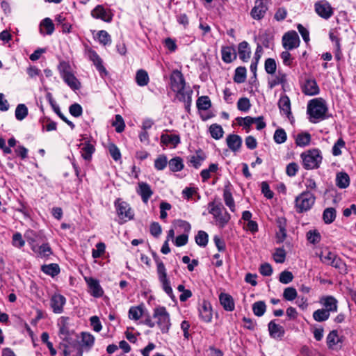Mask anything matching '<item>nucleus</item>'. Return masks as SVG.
<instances>
[{"label":"nucleus","mask_w":356,"mask_h":356,"mask_svg":"<svg viewBox=\"0 0 356 356\" xmlns=\"http://www.w3.org/2000/svg\"><path fill=\"white\" fill-rule=\"evenodd\" d=\"M236 58L234 49L225 47L222 49V58L225 63H231Z\"/></svg>","instance_id":"35"},{"label":"nucleus","mask_w":356,"mask_h":356,"mask_svg":"<svg viewBox=\"0 0 356 356\" xmlns=\"http://www.w3.org/2000/svg\"><path fill=\"white\" fill-rule=\"evenodd\" d=\"M307 240L313 244H316L321 241V234L316 231H309L307 234Z\"/></svg>","instance_id":"59"},{"label":"nucleus","mask_w":356,"mask_h":356,"mask_svg":"<svg viewBox=\"0 0 356 356\" xmlns=\"http://www.w3.org/2000/svg\"><path fill=\"white\" fill-rule=\"evenodd\" d=\"M40 31L42 34L51 35L54 31V25L50 18L44 19L40 24Z\"/></svg>","instance_id":"30"},{"label":"nucleus","mask_w":356,"mask_h":356,"mask_svg":"<svg viewBox=\"0 0 356 356\" xmlns=\"http://www.w3.org/2000/svg\"><path fill=\"white\" fill-rule=\"evenodd\" d=\"M88 286V291L95 298H100L104 294V290L97 280L91 277H84Z\"/></svg>","instance_id":"14"},{"label":"nucleus","mask_w":356,"mask_h":356,"mask_svg":"<svg viewBox=\"0 0 356 356\" xmlns=\"http://www.w3.org/2000/svg\"><path fill=\"white\" fill-rule=\"evenodd\" d=\"M223 198L225 204L230 209L232 212H234L235 211V204L232 197V195L229 189L225 188L224 190Z\"/></svg>","instance_id":"42"},{"label":"nucleus","mask_w":356,"mask_h":356,"mask_svg":"<svg viewBox=\"0 0 356 356\" xmlns=\"http://www.w3.org/2000/svg\"><path fill=\"white\" fill-rule=\"evenodd\" d=\"M70 318L65 316H61L58 320V326L59 327V337L63 340L71 344L72 340V333L69 330Z\"/></svg>","instance_id":"10"},{"label":"nucleus","mask_w":356,"mask_h":356,"mask_svg":"<svg viewBox=\"0 0 356 356\" xmlns=\"http://www.w3.org/2000/svg\"><path fill=\"white\" fill-rule=\"evenodd\" d=\"M168 164L167 157L162 154L159 155L154 161V167L158 170H163Z\"/></svg>","instance_id":"53"},{"label":"nucleus","mask_w":356,"mask_h":356,"mask_svg":"<svg viewBox=\"0 0 356 356\" xmlns=\"http://www.w3.org/2000/svg\"><path fill=\"white\" fill-rule=\"evenodd\" d=\"M274 140L277 144H282L286 140V134L283 129H278L274 134Z\"/></svg>","instance_id":"55"},{"label":"nucleus","mask_w":356,"mask_h":356,"mask_svg":"<svg viewBox=\"0 0 356 356\" xmlns=\"http://www.w3.org/2000/svg\"><path fill=\"white\" fill-rule=\"evenodd\" d=\"M336 218V210L332 208H327L324 210L323 213V219L326 224L332 223Z\"/></svg>","instance_id":"38"},{"label":"nucleus","mask_w":356,"mask_h":356,"mask_svg":"<svg viewBox=\"0 0 356 356\" xmlns=\"http://www.w3.org/2000/svg\"><path fill=\"white\" fill-rule=\"evenodd\" d=\"M161 141L165 145H172L176 146L180 143L179 136L177 135H168L162 134L161 136Z\"/></svg>","instance_id":"36"},{"label":"nucleus","mask_w":356,"mask_h":356,"mask_svg":"<svg viewBox=\"0 0 356 356\" xmlns=\"http://www.w3.org/2000/svg\"><path fill=\"white\" fill-rule=\"evenodd\" d=\"M311 141V135L308 133H302L297 135L296 143L298 146L305 147L309 144Z\"/></svg>","instance_id":"37"},{"label":"nucleus","mask_w":356,"mask_h":356,"mask_svg":"<svg viewBox=\"0 0 356 356\" xmlns=\"http://www.w3.org/2000/svg\"><path fill=\"white\" fill-rule=\"evenodd\" d=\"M91 15L96 19H100L106 22H110L113 18L111 10L105 9L103 6H97L92 11Z\"/></svg>","instance_id":"17"},{"label":"nucleus","mask_w":356,"mask_h":356,"mask_svg":"<svg viewBox=\"0 0 356 356\" xmlns=\"http://www.w3.org/2000/svg\"><path fill=\"white\" fill-rule=\"evenodd\" d=\"M137 193L141 196L143 201L145 203L147 202L153 193L149 185L145 182L138 183Z\"/></svg>","instance_id":"26"},{"label":"nucleus","mask_w":356,"mask_h":356,"mask_svg":"<svg viewBox=\"0 0 356 356\" xmlns=\"http://www.w3.org/2000/svg\"><path fill=\"white\" fill-rule=\"evenodd\" d=\"M143 315V309L141 307H131L129 310V317L130 319L137 321Z\"/></svg>","instance_id":"52"},{"label":"nucleus","mask_w":356,"mask_h":356,"mask_svg":"<svg viewBox=\"0 0 356 356\" xmlns=\"http://www.w3.org/2000/svg\"><path fill=\"white\" fill-rule=\"evenodd\" d=\"M278 106L282 115H285L289 119L291 116V102L288 96L282 95L278 102Z\"/></svg>","instance_id":"23"},{"label":"nucleus","mask_w":356,"mask_h":356,"mask_svg":"<svg viewBox=\"0 0 356 356\" xmlns=\"http://www.w3.org/2000/svg\"><path fill=\"white\" fill-rule=\"evenodd\" d=\"M32 250L37 254L38 257L41 258L48 257L52 254L51 249L47 243L42 244L40 246H33Z\"/></svg>","instance_id":"29"},{"label":"nucleus","mask_w":356,"mask_h":356,"mask_svg":"<svg viewBox=\"0 0 356 356\" xmlns=\"http://www.w3.org/2000/svg\"><path fill=\"white\" fill-rule=\"evenodd\" d=\"M320 303L325 307V310H327L329 314L337 312L338 301L334 296H323L320 299Z\"/></svg>","instance_id":"20"},{"label":"nucleus","mask_w":356,"mask_h":356,"mask_svg":"<svg viewBox=\"0 0 356 356\" xmlns=\"http://www.w3.org/2000/svg\"><path fill=\"white\" fill-rule=\"evenodd\" d=\"M350 184V178L346 172H339L336 177V185L340 188H346Z\"/></svg>","instance_id":"32"},{"label":"nucleus","mask_w":356,"mask_h":356,"mask_svg":"<svg viewBox=\"0 0 356 356\" xmlns=\"http://www.w3.org/2000/svg\"><path fill=\"white\" fill-rule=\"evenodd\" d=\"M169 168L170 170L173 172H178L183 169L184 164L182 159L179 157H175L172 159L168 162Z\"/></svg>","instance_id":"41"},{"label":"nucleus","mask_w":356,"mask_h":356,"mask_svg":"<svg viewBox=\"0 0 356 356\" xmlns=\"http://www.w3.org/2000/svg\"><path fill=\"white\" fill-rule=\"evenodd\" d=\"M47 97H49V102H50V104L52 105L55 112L58 115V116L65 122H66L70 127L71 129H74V124H73L72 122L68 120L62 113L60 111V109L58 108V106H55L54 104V101L51 98V95L50 93H49L47 95Z\"/></svg>","instance_id":"51"},{"label":"nucleus","mask_w":356,"mask_h":356,"mask_svg":"<svg viewBox=\"0 0 356 356\" xmlns=\"http://www.w3.org/2000/svg\"><path fill=\"white\" fill-rule=\"evenodd\" d=\"M327 106L325 101L322 98H316L310 100L307 104V114L309 120L312 123H318L326 118Z\"/></svg>","instance_id":"3"},{"label":"nucleus","mask_w":356,"mask_h":356,"mask_svg":"<svg viewBox=\"0 0 356 356\" xmlns=\"http://www.w3.org/2000/svg\"><path fill=\"white\" fill-rule=\"evenodd\" d=\"M302 163L306 169H314L319 166L322 161L321 152L318 149H313L301 154Z\"/></svg>","instance_id":"6"},{"label":"nucleus","mask_w":356,"mask_h":356,"mask_svg":"<svg viewBox=\"0 0 356 356\" xmlns=\"http://www.w3.org/2000/svg\"><path fill=\"white\" fill-rule=\"evenodd\" d=\"M114 204L118 216L121 220V223L133 219L134 213L130 205L127 202L122 201L120 199H118L115 202Z\"/></svg>","instance_id":"8"},{"label":"nucleus","mask_w":356,"mask_h":356,"mask_svg":"<svg viewBox=\"0 0 356 356\" xmlns=\"http://www.w3.org/2000/svg\"><path fill=\"white\" fill-rule=\"evenodd\" d=\"M199 315L205 323H209L212 320V309L209 302L204 301L200 307Z\"/></svg>","instance_id":"22"},{"label":"nucleus","mask_w":356,"mask_h":356,"mask_svg":"<svg viewBox=\"0 0 356 356\" xmlns=\"http://www.w3.org/2000/svg\"><path fill=\"white\" fill-rule=\"evenodd\" d=\"M95 151V147L91 144H85L81 149L82 157L85 160H90Z\"/></svg>","instance_id":"47"},{"label":"nucleus","mask_w":356,"mask_h":356,"mask_svg":"<svg viewBox=\"0 0 356 356\" xmlns=\"http://www.w3.org/2000/svg\"><path fill=\"white\" fill-rule=\"evenodd\" d=\"M268 84L270 88H273L278 85H282V88H284L287 84V74L279 70L277 74L268 79Z\"/></svg>","instance_id":"19"},{"label":"nucleus","mask_w":356,"mask_h":356,"mask_svg":"<svg viewBox=\"0 0 356 356\" xmlns=\"http://www.w3.org/2000/svg\"><path fill=\"white\" fill-rule=\"evenodd\" d=\"M108 148L111 156L115 161H118L119 159H120L121 154L119 149L115 145L112 143L109 144Z\"/></svg>","instance_id":"61"},{"label":"nucleus","mask_w":356,"mask_h":356,"mask_svg":"<svg viewBox=\"0 0 356 356\" xmlns=\"http://www.w3.org/2000/svg\"><path fill=\"white\" fill-rule=\"evenodd\" d=\"M61 76L64 81L72 89L77 90L80 88V83L76 76L71 72L70 65L62 62L58 67Z\"/></svg>","instance_id":"7"},{"label":"nucleus","mask_w":356,"mask_h":356,"mask_svg":"<svg viewBox=\"0 0 356 356\" xmlns=\"http://www.w3.org/2000/svg\"><path fill=\"white\" fill-rule=\"evenodd\" d=\"M113 125L115 127V130L117 132L120 133L124 129V122L123 118L120 115H115V120L113 123Z\"/></svg>","instance_id":"63"},{"label":"nucleus","mask_w":356,"mask_h":356,"mask_svg":"<svg viewBox=\"0 0 356 356\" xmlns=\"http://www.w3.org/2000/svg\"><path fill=\"white\" fill-rule=\"evenodd\" d=\"M219 300L221 305L227 311H233L234 309V302L231 296L227 293H220Z\"/></svg>","instance_id":"28"},{"label":"nucleus","mask_w":356,"mask_h":356,"mask_svg":"<svg viewBox=\"0 0 356 356\" xmlns=\"http://www.w3.org/2000/svg\"><path fill=\"white\" fill-rule=\"evenodd\" d=\"M297 291L293 287H287L284 289L283 293V297L285 300L292 301L297 297Z\"/></svg>","instance_id":"54"},{"label":"nucleus","mask_w":356,"mask_h":356,"mask_svg":"<svg viewBox=\"0 0 356 356\" xmlns=\"http://www.w3.org/2000/svg\"><path fill=\"white\" fill-rule=\"evenodd\" d=\"M211 101L207 96H202L197 100V106L200 110H207L211 107Z\"/></svg>","instance_id":"49"},{"label":"nucleus","mask_w":356,"mask_h":356,"mask_svg":"<svg viewBox=\"0 0 356 356\" xmlns=\"http://www.w3.org/2000/svg\"><path fill=\"white\" fill-rule=\"evenodd\" d=\"M266 306L264 302L258 301L253 304L252 310L254 314L257 316H261L266 312Z\"/></svg>","instance_id":"46"},{"label":"nucleus","mask_w":356,"mask_h":356,"mask_svg":"<svg viewBox=\"0 0 356 356\" xmlns=\"http://www.w3.org/2000/svg\"><path fill=\"white\" fill-rule=\"evenodd\" d=\"M157 273L159 280L162 284L164 291L170 297L173 298L172 289L170 286V283L167 278L166 269L163 262H157Z\"/></svg>","instance_id":"9"},{"label":"nucleus","mask_w":356,"mask_h":356,"mask_svg":"<svg viewBox=\"0 0 356 356\" xmlns=\"http://www.w3.org/2000/svg\"><path fill=\"white\" fill-rule=\"evenodd\" d=\"M97 38L100 44L104 46L111 44V38L108 33L104 30L99 31L97 33Z\"/></svg>","instance_id":"40"},{"label":"nucleus","mask_w":356,"mask_h":356,"mask_svg":"<svg viewBox=\"0 0 356 356\" xmlns=\"http://www.w3.org/2000/svg\"><path fill=\"white\" fill-rule=\"evenodd\" d=\"M195 242L196 243L202 247H205L209 241V236L204 231H199L195 236Z\"/></svg>","instance_id":"43"},{"label":"nucleus","mask_w":356,"mask_h":356,"mask_svg":"<svg viewBox=\"0 0 356 356\" xmlns=\"http://www.w3.org/2000/svg\"><path fill=\"white\" fill-rule=\"evenodd\" d=\"M24 237L33 250V246H36L35 242L37 240V234L32 230H28L25 232Z\"/></svg>","instance_id":"57"},{"label":"nucleus","mask_w":356,"mask_h":356,"mask_svg":"<svg viewBox=\"0 0 356 356\" xmlns=\"http://www.w3.org/2000/svg\"><path fill=\"white\" fill-rule=\"evenodd\" d=\"M267 10L268 7L264 0H256L250 11V15L254 19L260 20L264 17Z\"/></svg>","instance_id":"15"},{"label":"nucleus","mask_w":356,"mask_h":356,"mask_svg":"<svg viewBox=\"0 0 356 356\" xmlns=\"http://www.w3.org/2000/svg\"><path fill=\"white\" fill-rule=\"evenodd\" d=\"M316 197L310 191H306L298 195L295 199V209L301 213L309 211L315 203Z\"/></svg>","instance_id":"4"},{"label":"nucleus","mask_w":356,"mask_h":356,"mask_svg":"<svg viewBox=\"0 0 356 356\" xmlns=\"http://www.w3.org/2000/svg\"><path fill=\"white\" fill-rule=\"evenodd\" d=\"M144 323L151 328L156 326L163 334L168 333L171 327L170 316L165 307L158 306L153 309L152 316H148Z\"/></svg>","instance_id":"1"},{"label":"nucleus","mask_w":356,"mask_h":356,"mask_svg":"<svg viewBox=\"0 0 356 356\" xmlns=\"http://www.w3.org/2000/svg\"><path fill=\"white\" fill-rule=\"evenodd\" d=\"M12 245L17 248H22L25 245V240L19 232H15L12 237Z\"/></svg>","instance_id":"50"},{"label":"nucleus","mask_w":356,"mask_h":356,"mask_svg":"<svg viewBox=\"0 0 356 356\" xmlns=\"http://www.w3.org/2000/svg\"><path fill=\"white\" fill-rule=\"evenodd\" d=\"M238 56L243 62H247L250 58L251 50L249 44L243 41L238 47Z\"/></svg>","instance_id":"27"},{"label":"nucleus","mask_w":356,"mask_h":356,"mask_svg":"<svg viewBox=\"0 0 356 356\" xmlns=\"http://www.w3.org/2000/svg\"><path fill=\"white\" fill-rule=\"evenodd\" d=\"M41 270L44 273L51 277H54L60 273V268L56 264L43 265L41 267Z\"/></svg>","instance_id":"34"},{"label":"nucleus","mask_w":356,"mask_h":356,"mask_svg":"<svg viewBox=\"0 0 356 356\" xmlns=\"http://www.w3.org/2000/svg\"><path fill=\"white\" fill-rule=\"evenodd\" d=\"M88 55L90 60H92L97 69L99 72H106V69L102 65V61L99 55L93 50H89Z\"/></svg>","instance_id":"31"},{"label":"nucleus","mask_w":356,"mask_h":356,"mask_svg":"<svg viewBox=\"0 0 356 356\" xmlns=\"http://www.w3.org/2000/svg\"><path fill=\"white\" fill-rule=\"evenodd\" d=\"M302 91L306 95L314 96L319 93L320 89L314 78L307 76L305 78L304 83L302 84Z\"/></svg>","instance_id":"13"},{"label":"nucleus","mask_w":356,"mask_h":356,"mask_svg":"<svg viewBox=\"0 0 356 356\" xmlns=\"http://www.w3.org/2000/svg\"><path fill=\"white\" fill-rule=\"evenodd\" d=\"M238 109L242 111H248L250 108V100L246 97L239 99L237 103Z\"/></svg>","instance_id":"60"},{"label":"nucleus","mask_w":356,"mask_h":356,"mask_svg":"<svg viewBox=\"0 0 356 356\" xmlns=\"http://www.w3.org/2000/svg\"><path fill=\"white\" fill-rule=\"evenodd\" d=\"M65 302L66 299L63 296L60 294L53 295L50 300V304L53 312L56 314L62 313Z\"/></svg>","instance_id":"21"},{"label":"nucleus","mask_w":356,"mask_h":356,"mask_svg":"<svg viewBox=\"0 0 356 356\" xmlns=\"http://www.w3.org/2000/svg\"><path fill=\"white\" fill-rule=\"evenodd\" d=\"M28 115V108L27 107L23 104H20L17 105L16 109H15V118L18 120H24Z\"/></svg>","instance_id":"48"},{"label":"nucleus","mask_w":356,"mask_h":356,"mask_svg":"<svg viewBox=\"0 0 356 356\" xmlns=\"http://www.w3.org/2000/svg\"><path fill=\"white\" fill-rule=\"evenodd\" d=\"M226 141L227 146L233 152L238 151L241 147L242 139L238 135H229L226 138Z\"/></svg>","instance_id":"25"},{"label":"nucleus","mask_w":356,"mask_h":356,"mask_svg":"<svg viewBox=\"0 0 356 356\" xmlns=\"http://www.w3.org/2000/svg\"><path fill=\"white\" fill-rule=\"evenodd\" d=\"M246 69L244 67H238L236 69L234 80L236 83H241L245 81Z\"/></svg>","instance_id":"44"},{"label":"nucleus","mask_w":356,"mask_h":356,"mask_svg":"<svg viewBox=\"0 0 356 356\" xmlns=\"http://www.w3.org/2000/svg\"><path fill=\"white\" fill-rule=\"evenodd\" d=\"M277 65L273 58H268L265 61V70L268 74H273L276 71Z\"/></svg>","instance_id":"56"},{"label":"nucleus","mask_w":356,"mask_h":356,"mask_svg":"<svg viewBox=\"0 0 356 356\" xmlns=\"http://www.w3.org/2000/svg\"><path fill=\"white\" fill-rule=\"evenodd\" d=\"M105 252V245L103 243H98L96 245V249L92 251V256L93 258L97 259L100 257Z\"/></svg>","instance_id":"62"},{"label":"nucleus","mask_w":356,"mask_h":356,"mask_svg":"<svg viewBox=\"0 0 356 356\" xmlns=\"http://www.w3.org/2000/svg\"><path fill=\"white\" fill-rule=\"evenodd\" d=\"M330 317L327 310L324 309H318L313 313V318L317 322H323L327 321Z\"/></svg>","instance_id":"39"},{"label":"nucleus","mask_w":356,"mask_h":356,"mask_svg":"<svg viewBox=\"0 0 356 356\" xmlns=\"http://www.w3.org/2000/svg\"><path fill=\"white\" fill-rule=\"evenodd\" d=\"M185 80L182 73L177 70H173L170 75V86L176 92V97L187 104L191 102V92L185 89Z\"/></svg>","instance_id":"2"},{"label":"nucleus","mask_w":356,"mask_h":356,"mask_svg":"<svg viewBox=\"0 0 356 356\" xmlns=\"http://www.w3.org/2000/svg\"><path fill=\"white\" fill-rule=\"evenodd\" d=\"M209 213L215 219L216 225L220 228H223L231 218L229 213L222 207L213 202L209 203Z\"/></svg>","instance_id":"5"},{"label":"nucleus","mask_w":356,"mask_h":356,"mask_svg":"<svg viewBox=\"0 0 356 356\" xmlns=\"http://www.w3.org/2000/svg\"><path fill=\"white\" fill-rule=\"evenodd\" d=\"M268 331L270 336L273 339H281L284 334V327L273 321L268 323Z\"/></svg>","instance_id":"24"},{"label":"nucleus","mask_w":356,"mask_h":356,"mask_svg":"<svg viewBox=\"0 0 356 356\" xmlns=\"http://www.w3.org/2000/svg\"><path fill=\"white\" fill-rule=\"evenodd\" d=\"M314 6L316 13L323 19H327L333 15L332 8L326 1H318Z\"/></svg>","instance_id":"16"},{"label":"nucleus","mask_w":356,"mask_h":356,"mask_svg":"<svg viewBox=\"0 0 356 356\" xmlns=\"http://www.w3.org/2000/svg\"><path fill=\"white\" fill-rule=\"evenodd\" d=\"M149 76L147 72L144 70H139L136 72V81L140 86H147L149 83Z\"/></svg>","instance_id":"33"},{"label":"nucleus","mask_w":356,"mask_h":356,"mask_svg":"<svg viewBox=\"0 0 356 356\" xmlns=\"http://www.w3.org/2000/svg\"><path fill=\"white\" fill-rule=\"evenodd\" d=\"M321 261L326 264L330 265L336 268H341L343 266V263L339 257L334 252L328 250L323 252L320 256Z\"/></svg>","instance_id":"12"},{"label":"nucleus","mask_w":356,"mask_h":356,"mask_svg":"<svg viewBox=\"0 0 356 356\" xmlns=\"http://www.w3.org/2000/svg\"><path fill=\"white\" fill-rule=\"evenodd\" d=\"M69 111L74 117H79L82 115L83 109L80 104H73L70 106Z\"/></svg>","instance_id":"64"},{"label":"nucleus","mask_w":356,"mask_h":356,"mask_svg":"<svg viewBox=\"0 0 356 356\" xmlns=\"http://www.w3.org/2000/svg\"><path fill=\"white\" fill-rule=\"evenodd\" d=\"M345 147V142L342 138H339L334 143L332 147V154L334 156H339L341 154V149Z\"/></svg>","instance_id":"58"},{"label":"nucleus","mask_w":356,"mask_h":356,"mask_svg":"<svg viewBox=\"0 0 356 356\" xmlns=\"http://www.w3.org/2000/svg\"><path fill=\"white\" fill-rule=\"evenodd\" d=\"M300 42L299 36L295 31H288L282 37V45L286 50L297 48Z\"/></svg>","instance_id":"11"},{"label":"nucleus","mask_w":356,"mask_h":356,"mask_svg":"<svg viewBox=\"0 0 356 356\" xmlns=\"http://www.w3.org/2000/svg\"><path fill=\"white\" fill-rule=\"evenodd\" d=\"M326 342L328 348L337 350L341 346L342 337L339 336L337 330H332L327 336Z\"/></svg>","instance_id":"18"},{"label":"nucleus","mask_w":356,"mask_h":356,"mask_svg":"<svg viewBox=\"0 0 356 356\" xmlns=\"http://www.w3.org/2000/svg\"><path fill=\"white\" fill-rule=\"evenodd\" d=\"M209 131L212 138L216 140L221 138L224 133L221 126L216 124H213L210 126Z\"/></svg>","instance_id":"45"}]
</instances>
